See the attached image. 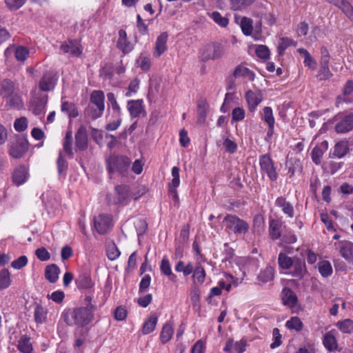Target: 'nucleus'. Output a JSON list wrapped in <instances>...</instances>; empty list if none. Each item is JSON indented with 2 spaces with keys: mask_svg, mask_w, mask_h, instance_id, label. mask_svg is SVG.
<instances>
[{
  "mask_svg": "<svg viewBox=\"0 0 353 353\" xmlns=\"http://www.w3.org/2000/svg\"><path fill=\"white\" fill-rule=\"evenodd\" d=\"M282 222L279 219H271L270 221L269 232L271 238L277 240L281 236Z\"/></svg>",
  "mask_w": 353,
  "mask_h": 353,
  "instance_id": "24",
  "label": "nucleus"
},
{
  "mask_svg": "<svg viewBox=\"0 0 353 353\" xmlns=\"http://www.w3.org/2000/svg\"><path fill=\"white\" fill-rule=\"evenodd\" d=\"M347 152H349L348 142L341 141L335 145L333 154H346Z\"/></svg>",
  "mask_w": 353,
  "mask_h": 353,
  "instance_id": "55",
  "label": "nucleus"
},
{
  "mask_svg": "<svg viewBox=\"0 0 353 353\" xmlns=\"http://www.w3.org/2000/svg\"><path fill=\"white\" fill-rule=\"evenodd\" d=\"M63 149L68 154H72V133L68 131L65 134L63 141Z\"/></svg>",
  "mask_w": 353,
  "mask_h": 353,
  "instance_id": "54",
  "label": "nucleus"
},
{
  "mask_svg": "<svg viewBox=\"0 0 353 353\" xmlns=\"http://www.w3.org/2000/svg\"><path fill=\"white\" fill-rule=\"evenodd\" d=\"M88 139L86 128L81 125L75 134V152H84L88 148Z\"/></svg>",
  "mask_w": 353,
  "mask_h": 353,
  "instance_id": "7",
  "label": "nucleus"
},
{
  "mask_svg": "<svg viewBox=\"0 0 353 353\" xmlns=\"http://www.w3.org/2000/svg\"><path fill=\"white\" fill-rule=\"evenodd\" d=\"M245 98L250 111H254L262 101L261 94L260 93H256L252 90H249L246 92Z\"/></svg>",
  "mask_w": 353,
  "mask_h": 353,
  "instance_id": "23",
  "label": "nucleus"
},
{
  "mask_svg": "<svg viewBox=\"0 0 353 353\" xmlns=\"http://www.w3.org/2000/svg\"><path fill=\"white\" fill-rule=\"evenodd\" d=\"M28 141L22 137H16L10 143L9 154H23L28 150Z\"/></svg>",
  "mask_w": 353,
  "mask_h": 353,
  "instance_id": "9",
  "label": "nucleus"
},
{
  "mask_svg": "<svg viewBox=\"0 0 353 353\" xmlns=\"http://www.w3.org/2000/svg\"><path fill=\"white\" fill-rule=\"evenodd\" d=\"M206 272L204 268L201 265H196L192 272V281L194 285H202L205 279Z\"/></svg>",
  "mask_w": 353,
  "mask_h": 353,
  "instance_id": "29",
  "label": "nucleus"
},
{
  "mask_svg": "<svg viewBox=\"0 0 353 353\" xmlns=\"http://www.w3.org/2000/svg\"><path fill=\"white\" fill-rule=\"evenodd\" d=\"M231 8L233 10H239L250 6L254 0H230Z\"/></svg>",
  "mask_w": 353,
  "mask_h": 353,
  "instance_id": "51",
  "label": "nucleus"
},
{
  "mask_svg": "<svg viewBox=\"0 0 353 353\" xmlns=\"http://www.w3.org/2000/svg\"><path fill=\"white\" fill-rule=\"evenodd\" d=\"M208 104L205 101H200L197 105V123L200 125L205 123L207 116Z\"/></svg>",
  "mask_w": 353,
  "mask_h": 353,
  "instance_id": "38",
  "label": "nucleus"
},
{
  "mask_svg": "<svg viewBox=\"0 0 353 353\" xmlns=\"http://www.w3.org/2000/svg\"><path fill=\"white\" fill-rule=\"evenodd\" d=\"M318 268L321 275L327 277L332 274V267L328 261H321L318 263Z\"/></svg>",
  "mask_w": 353,
  "mask_h": 353,
  "instance_id": "44",
  "label": "nucleus"
},
{
  "mask_svg": "<svg viewBox=\"0 0 353 353\" xmlns=\"http://www.w3.org/2000/svg\"><path fill=\"white\" fill-rule=\"evenodd\" d=\"M353 129V112L344 116L335 125L338 133H345Z\"/></svg>",
  "mask_w": 353,
  "mask_h": 353,
  "instance_id": "14",
  "label": "nucleus"
},
{
  "mask_svg": "<svg viewBox=\"0 0 353 353\" xmlns=\"http://www.w3.org/2000/svg\"><path fill=\"white\" fill-rule=\"evenodd\" d=\"M160 270L162 274L169 278L170 281L174 283L177 281V276L172 272L170 263L166 256L161 260Z\"/></svg>",
  "mask_w": 353,
  "mask_h": 353,
  "instance_id": "21",
  "label": "nucleus"
},
{
  "mask_svg": "<svg viewBox=\"0 0 353 353\" xmlns=\"http://www.w3.org/2000/svg\"><path fill=\"white\" fill-rule=\"evenodd\" d=\"M26 1V0H5V3L10 10H17L25 4Z\"/></svg>",
  "mask_w": 353,
  "mask_h": 353,
  "instance_id": "58",
  "label": "nucleus"
},
{
  "mask_svg": "<svg viewBox=\"0 0 353 353\" xmlns=\"http://www.w3.org/2000/svg\"><path fill=\"white\" fill-rule=\"evenodd\" d=\"M172 176L173 177L171 183L169 184L170 191L171 193L174 194V198L177 199L178 195L176 192V188L180 184V179H179V168L176 166H174L172 169Z\"/></svg>",
  "mask_w": 353,
  "mask_h": 353,
  "instance_id": "30",
  "label": "nucleus"
},
{
  "mask_svg": "<svg viewBox=\"0 0 353 353\" xmlns=\"http://www.w3.org/2000/svg\"><path fill=\"white\" fill-rule=\"evenodd\" d=\"M105 163L109 174L119 173L122 176H128L131 160L127 156H108Z\"/></svg>",
  "mask_w": 353,
  "mask_h": 353,
  "instance_id": "3",
  "label": "nucleus"
},
{
  "mask_svg": "<svg viewBox=\"0 0 353 353\" xmlns=\"http://www.w3.org/2000/svg\"><path fill=\"white\" fill-rule=\"evenodd\" d=\"M297 52L304 56V65L312 70H315L317 68V62L311 56L309 52L304 48H299Z\"/></svg>",
  "mask_w": 353,
  "mask_h": 353,
  "instance_id": "34",
  "label": "nucleus"
},
{
  "mask_svg": "<svg viewBox=\"0 0 353 353\" xmlns=\"http://www.w3.org/2000/svg\"><path fill=\"white\" fill-rule=\"evenodd\" d=\"M17 349L21 353H33V347L31 339L26 334L22 335L17 341Z\"/></svg>",
  "mask_w": 353,
  "mask_h": 353,
  "instance_id": "20",
  "label": "nucleus"
},
{
  "mask_svg": "<svg viewBox=\"0 0 353 353\" xmlns=\"http://www.w3.org/2000/svg\"><path fill=\"white\" fill-rule=\"evenodd\" d=\"M292 45H296V43L292 39L288 37L280 38L277 46V52L279 56H283L284 54L285 50Z\"/></svg>",
  "mask_w": 353,
  "mask_h": 353,
  "instance_id": "41",
  "label": "nucleus"
},
{
  "mask_svg": "<svg viewBox=\"0 0 353 353\" xmlns=\"http://www.w3.org/2000/svg\"><path fill=\"white\" fill-rule=\"evenodd\" d=\"M260 165L261 169L266 172L272 181H275L276 179L277 174L270 156H261L260 159Z\"/></svg>",
  "mask_w": 353,
  "mask_h": 353,
  "instance_id": "11",
  "label": "nucleus"
},
{
  "mask_svg": "<svg viewBox=\"0 0 353 353\" xmlns=\"http://www.w3.org/2000/svg\"><path fill=\"white\" fill-rule=\"evenodd\" d=\"M274 278V269L270 267H266L263 270H261L258 275L259 281L263 283L272 281Z\"/></svg>",
  "mask_w": 353,
  "mask_h": 353,
  "instance_id": "42",
  "label": "nucleus"
},
{
  "mask_svg": "<svg viewBox=\"0 0 353 353\" xmlns=\"http://www.w3.org/2000/svg\"><path fill=\"white\" fill-rule=\"evenodd\" d=\"M223 223L227 232H233L236 235L245 234L249 230V224L236 215L228 214L223 219Z\"/></svg>",
  "mask_w": 353,
  "mask_h": 353,
  "instance_id": "4",
  "label": "nucleus"
},
{
  "mask_svg": "<svg viewBox=\"0 0 353 353\" xmlns=\"http://www.w3.org/2000/svg\"><path fill=\"white\" fill-rule=\"evenodd\" d=\"M285 326L290 330L300 331L302 330L303 323L297 316H293L285 323Z\"/></svg>",
  "mask_w": 353,
  "mask_h": 353,
  "instance_id": "49",
  "label": "nucleus"
},
{
  "mask_svg": "<svg viewBox=\"0 0 353 353\" xmlns=\"http://www.w3.org/2000/svg\"><path fill=\"white\" fill-rule=\"evenodd\" d=\"M12 52H14L16 59L20 62H24L30 54L29 50L23 46H18L17 47L10 46L8 48L5 50V55L8 57V54Z\"/></svg>",
  "mask_w": 353,
  "mask_h": 353,
  "instance_id": "13",
  "label": "nucleus"
},
{
  "mask_svg": "<svg viewBox=\"0 0 353 353\" xmlns=\"http://www.w3.org/2000/svg\"><path fill=\"white\" fill-rule=\"evenodd\" d=\"M34 319L37 324H43L47 322L48 310L42 305L37 304L34 308Z\"/></svg>",
  "mask_w": 353,
  "mask_h": 353,
  "instance_id": "26",
  "label": "nucleus"
},
{
  "mask_svg": "<svg viewBox=\"0 0 353 353\" xmlns=\"http://www.w3.org/2000/svg\"><path fill=\"white\" fill-rule=\"evenodd\" d=\"M158 318L155 314H151L143 323L142 332L148 334L153 332L157 326Z\"/></svg>",
  "mask_w": 353,
  "mask_h": 353,
  "instance_id": "35",
  "label": "nucleus"
},
{
  "mask_svg": "<svg viewBox=\"0 0 353 353\" xmlns=\"http://www.w3.org/2000/svg\"><path fill=\"white\" fill-rule=\"evenodd\" d=\"M242 32L245 35H250L252 32V21L247 17H243L241 21Z\"/></svg>",
  "mask_w": 353,
  "mask_h": 353,
  "instance_id": "53",
  "label": "nucleus"
},
{
  "mask_svg": "<svg viewBox=\"0 0 353 353\" xmlns=\"http://www.w3.org/2000/svg\"><path fill=\"white\" fill-rule=\"evenodd\" d=\"M321 67L318 72L317 77L319 80H327L332 77V73L329 68V64H320Z\"/></svg>",
  "mask_w": 353,
  "mask_h": 353,
  "instance_id": "50",
  "label": "nucleus"
},
{
  "mask_svg": "<svg viewBox=\"0 0 353 353\" xmlns=\"http://www.w3.org/2000/svg\"><path fill=\"white\" fill-rule=\"evenodd\" d=\"M292 267V276L299 278V279H302L307 272L305 261L300 258L294 259V262Z\"/></svg>",
  "mask_w": 353,
  "mask_h": 353,
  "instance_id": "18",
  "label": "nucleus"
},
{
  "mask_svg": "<svg viewBox=\"0 0 353 353\" xmlns=\"http://www.w3.org/2000/svg\"><path fill=\"white\" fill-rule=\"evenodd\" d=\"M262 119L267 123L269 130H272L274 125V118L272 114V110L270 107H265L263 108Z\"/></svg>",
  "mask_w": 353,
  "mask_h": 353,
  "instance_id": "43",
  "label": "nucleus"
},
{
  "mask_svg": "<svg viewBox=\"0 0 353 353\" xmlns=\"http://www.w3.org/2000/svg\"><path fill=\"white\" fill-rule=\"evenodd\" d=\"M108 104L110 105L114 111V115L121 116V108L117 101L116 97L112 92L107 94Z\"/></svg>",
  "mask_w": 353,
  "mask_h": 353,
  "instance_id": "46",
  "label": "nucleus"
},
{
  "mask_svg": "<svg viewBox=\"0 0 353 353\" xmlns=\"http://www.w3.org/2000/svg\"><path fill=\"white\" fill-rule=\"evenodd\" d=\"M224 54L223 47L219 43H209L205 45L199 51V58L201 61L207 62L222 57Z\"/></svg>",
  "mask_w": 353,
  "mask_h": 353,
  "instance_id": "5",
  "label": "nucleus"
},
{
  "mask_svg": "<svg viewBox=\"0 0 353 353\" xmlns=\"http://www.w3.org/2000/svg\"><path fill=\"white\" fill-rule=\"evenodd\" d=\"M351 20L353 21V7L347 0H343V3L338 7Z\"/></svg>",
  "mask_w": 353,
  "mask_h": 353,
  "instance_id": "52",
  "label": "nucleus"
},
{
  "mask_svg": "<svg viewBox=\"0 0 353 353\" xmlns=\"http://www.w3.org/2000/svg\"><path fill=\"white\" fill-rule=\"evenodd\" d=\"M104 100V93L101 90H94L90 95L91 105L95 106L101 109V110H104L105 109Z\"/></svg>",
  "mask_w": 353,
  "mask_h": 353,
  "instance_id": "22",
  "label": "nucleus"
},
{
  "mask_svg": "<svg viewBox=\"0 0 353 353\" xmlns=\"http://www.w3.org/2000/svg\"><path fill=\"white\" fill-rule=\"evenodd\" d=\"M283 303L290 307H294L297 301L295 294L290 288L283 290Z\"/></svg>",
  "mask_w": 353,
  "mask_h": 353,
  "instance_id": "33",
  "label": "nucleus"
},
{
  "mask_svg": "<svg viewBox=\"0 0 353 353\" xmlns=\"http://www.w3.org/2000/svg\"><path fill=\"white\" fill-rule=\"evenodd\" d=\"M94 316V312L81 306L68 310L63 314L64 321L68 325L79 327H84L90 323Z\"/></svg>",
  "mask_w": 353,
  "mask_h": 353,
  "instance_id": "1",
  "label": "nucleus"
},
{
  "mask_svg": "<svg viewBox=\"0 0 353 353\" xmlns=\"http://www.w3.org/2000/svg\"><path fill=\"white\" fill-rule=\"evenodd\" d=\"M294 259L288 256L285 253L280 252L278 256L279 266L283 270H288L292 268Z\"/></svg>",
  "mask_w": 353,
  "mask_h": 353,
  "instance_id": "40",
  "label": "nucleus"
},
{
  "mask_svg": "<svg viewBox=\"0 0 353 353\" xmlns=\"http://www.w3.org/2000/svg\"><path fill=\"white\" fill-rule=\"evenodd\" d=\"M103 111L104 110H101V109H99L95 106L89 105L86 110V113L92 119H96L103 114Z\"/></svg>",
  "mask_w": 353,
  "mask_h": 353,
  "instance_id": "61",
  "label": "nucleus"
},
{
  "mask_svg": "<svg viewBox=\"0 0 353 353\" xmlns=\"http://www.w3.org/2000/svg\"><path fill=\"white\" fill-rule=\"evenodd\" d=\"M10 275L7 269L0 272V290L6 289L10 285Z\"/></svg>",
  "mask_w": 353,
  "mask_h": 353,
  "instance_id": "48",
  "label": "nucleus"
},
{
  "mask_svg": "<svg viewBox=\"0 0 353 353\" xmlns=\"http://www.w3.org/2000/svg\"><path fill=\"white\" fill-rule=\"evenodd\" d=\"M28 127V121L26 117H21L15 120L14 128L17 132H23Z\"/></svg>",
  "mask_w": 353,
  "mask_h": 353,
  "instance_id": "60",
  "label": "nucleus"
},
{
  "mask_svg": "<svg viewBox=\"0 0 353 353\" xmlns=\"http://www.w3.org/2000/svg\"><path fill=\"white\" fill-rule=\"evenodd\" d=\"M0 96L6 101V106L9 108L20 109L23 107L21 97L15 90L13 81L5 79L0 82Z\"/></svg>",
  "mask_w": 353,
  "mask_h": 353,
  "instance_id": "2",
  "label": "nucleus"
},
{
  "mask_svg": "<svg viewBox=\"0 0 353 353\" xmlns=\"http://www.w3.org/2000/svg\"><path fill=\"white\" fill-rule=\"evenodd\" d=\"M255 52L256 56L261 59H266L270 57V50L264 45L258 46L256 48Z\"/></svg>",
  "mask_w": 353,
  "mask_h": 353,
  "instance_id": "57",
  "label": "nucleus"
},
{
  "mask_svg": "<svg viewBox=\"0 0 353 353\" xmlns=\"http://www.w3.org/2000/svg\"><path fill=\"white\" fill-rule=\"evenodd\" d=\"M60 49L64 53H70L72 57H79L82 53V47L77 40H68L60 46Z\"/></svg>",
  "mask_w": 353,
  "mask_h": 353,
  "instance_id": "10",
  "label": "nucleus"
},
{
  "mask_svg": "<svg viewBox=\"0 0 353 353\" xmlns=\"http://www.w3.org/2000/svg\"><path fill=\"white\" fill-rule=\"evenodd\" d=\"M168 34L166 32H162L157 39L154 55L159 57L167 50Z\"/></svg>",
  "mask_w": 353,
  "mask_h": 353,
  "instance_id": "19",
  "label": "nucleus"
},
{
  "mask_svg": "<svg viewBox=\"0 0 353 353\" xmlns=\"http://www.w3.org/2000/svg\"><path fill=\"white\" fill-rule=\"evenodd\" d=\"M94 228L100 234H106L112 226V216L110 214H101L94 219Z\"/></svg>",
  "mask_w": 353,
  "mask_h": 353,
  "instance_id": "6",
  "label": "nucleus"
},
{
  "mask_svg": "<svg viewBox=\"0 0 353 353\" xmlns=\"http://www.w3.org/2000/svg\"><path fill=\"white\" fill-rule=\"evenodd\" d=\"M232 74L234 78L244 77H248L251 81H253L254 79V72L250 70L248 68L241 65L236 66Z\"/></svg>",
  "mask_w": 353,
  "mask_h": 353,
  "instance_id": "37",
  "label": "nucleus"
},
{
  "mask_svg": "<svg viewBox=\"0 0 353 353\" xmlns=\"http://www.w3.org/2000/svg\"><path fill=\"white\" fill-rule=\"evenodd\" d=\"M94 291L90 290L87 292L83 298V303L84 304V307L89 308L92 312H95L97 310V301L94 297Z\"/></svg>",
  "mask_w": 353,
  "mask_h": 353,
  "instance_id": "32",
  "label": "nucleus"
},
{
  "mask_svg": "<svg viewBox=\"0 0 353 353\" xmlns=\"http://www.w3.org/2000/svg\"><path fill=\"white\" fill-rule=\"evenodd\" d=\"M276 206L281 208L283 213L288 215V216L292 218L294 216V210L292 205L286 201V199L280 196L278 197L275 201Z\"/></svg>",
  "mask_w": 353,
  "mask_h": 353,
  "instance_id": "27",
  "label": "nucleus"
},
{
  "mask_svg": "<svg viewBox=\"0 0 353 353\" xmlns=\"http://www.w3.org/2000/svg\"><path fill=\"white\" fill-rule=\"evenodd\" d=\"M58 172L60 175L65 174L68 170V162L65 156H59L57 159Z\"/></svg>",
  "mask_w": 353,
  "mask_h": 353,
  "instance_id": "56",
  "label": "nucleus"
},
{
  "mask_svg": "<svg viewBox=\"0 0 353 353\" xmlns=\"http://www.w3.org/2000/svg\"><path fill=\"white\" fill-rule=\"evenodd\" d=\"M336 326L343 333L350 334L353 332V321L352 319H346L339 321Z\"/></svg>",
  "mask_w": 353,
  "mask_h": 353,
  "instance_id": "45",
  "label": "nucleus"
},
{
  "mask_svg": "<svg viewBox=\"0 0 353 353\" xmlns=\"http://www.w3.org/2000/svg\"><path fill=\"white\" fill-rule=\"evenodd\" d=\"M35 254L41 261H46L50 259V254L45 248H39L36 250Z\"/></svg>",
  "mask_w": 353,
  "mask_h": 353,
  "instance_id": "62",
  "label": "nucleus"
},
{
  "mask_svg": "<svg viewBox=\"0 0 353 353\" xmlns=\"http://www.w3.org/2000/svg\"><path fill=\"white\" fill-rule=\"evenodd\" d=\"M174 333V328L170 322H167L163 327L160 334V339L163 343L168 342Z\"/></svg>",
  "mask_w": 353,
  "mask_h": 353,
  "instance_id": "39",
  "label": "nucleus"
},
{
  "mask_svg": "<svg viewBox=\"0 0 353 353\" xmlns=\"http://www.w3.org/2000/svg\"><path fill=\"white\" fill-rule=\"evenodd\" d=\"M142 100H132L128 103V109L132 117H139L143 110Z\"/></svg>",
  "mask_w": 353,
  "mask_h": 353,
  "instance_id": "28",
  "label": "nucleus"
},
{
  "mask_svg": "<svg viewBox=\"0 0 353 353\" xmlns=\"http://www.w3.org/2000/svg\"><path fill=\"white\" fill-rule=\"evenodd\" d=\"M341 256L348 262H353V243L348 241H340L334 243Z\"/></svg>",
  "mask_w": 353,
  "mask_h": 353,
  "instance_id": "8",
  "label": "nucleus"
},
{
  "mask_svg": "<svg viewBox=\"0 0 353 353\" xmlns=\"http://www.w3.org/2000/svg\"><path fill=\"white\" fill-rule=\"evenodd\" d=\"M48 96L46 94L35 97L32 99L30 101V106L33 113L35 115L41 114L46 108Z\"/></svg>",
  "mask_w": 353,
  "mask_h": 353,
  "instance_id": "12",
  "label": "nucleus"
},
{
  "mask_svg": "<svg viewBox=\"0 0 353 353\" xmlns=\"http://www.w3.org/2000/svg\"><path fill=\"white\" fill-rule=\"evenodd\" d=\"M75 283L79 289H91L94 285L91 276L88 274H80L75 279Z\"/></svg>",
  "mask_w": 353,
  "mask_h": 353,
  "instance_id": "25",
  "label": "nucleus"
},
{
  "mask_svg": "<svg viewBox=\"0 0 353 353\" xmlns=\"http://www.w3.org/2000/svg\"><path fill=\"white\" fill-rule=\"evenodd\" d=\"M328 149V143L323 141L319 145H316L311 154H323Z\"/></svg>",
  "mask_w": 353,
  "mask_h": 353,
  "instance_id": "64",
  "label": "nucleus"
},
{
  "mask_svg": "<svg viewBox=\"0 0 353 353\" xmlns=\"http://www.w3.org/2000/svg\"><path fill=\"white\" fill-rule=\"evenodd\" d=\"M28 263V258L26 256H21L16 260L13 261L11 266L16 270H19L26 266Z\"/></svg>",
  "mask_w": 353,
  "mask_h": 353,
  "instance_id": "63",
  "label": "nucleus"
},
{
  "mask_svg": "<svg viewBox=\"0 0 353 353\" xmlns=\"http://www.w3.org/2000/svg\"><path fill=\"white\" fill-rule=\"evenodd\" d=\"M209 15L213 21L221 27L225 28L228 26L229 22L228 19L225 17H223L219 12L214 11L209 14Z\"/></svg>",
  "mask_w": 353,
  "mask_h": 353,
  "instance_id": "47",
  "label": "nucleus"
},
{
  "mask_svg": "<svg viewBox=\"0 0 353 353\" xmlns=\"http://www.w3.org/2000/svg\"><path fill=\"white\" fill-rule=\"evenodd\" d=\"M323 343L325 347L329 351H333L336 349L337 342L333 331H330L325 334Z\"/></svg>",
  "mask_w": 353,
  "mask_h": 353,
  "instance_id": "36",
  "label": "nucleus"
},
{
  "mask_svg": "<svg viewBox=\"0 0 353 353\" xmlns=\"http://www.w3.org/2000/svg\"><path fill=\"white\" fill-rule=\"evenodd\" d=\"M57 79L52 72H46L39 82V88L45 92L50 91L54 88Z\"/></svg>",
  "mask_w": 353,
  "mask_h": 353,
  "instance_id": "17",
  "label": "nucleus"
},
{
  "mask_svg": "<svg viewBox=\"0 0 353 353\" xmlns=\"http://www.w3.org/2000/svg\"><path fill=\"white\" fill-rule=\"evenodd\" d=\"M117 203L127 204L130 199V188L127 185H119L115 187Z\"/></svg>",
  "mask_w": 353,
  "mask_h": 353,
  "instance_id": "16",
  "label": "nucleus"
},
{
  "mask_svg": "<svg viewBox=\"0 0 353 353\" xmlns=\"http://www.w3.org/2000/svg\"><path fill=\"white\" fill-rule=\"evenodd\" d=\"M29 177L28 169L24 165H20L15 168L12 174L13 183L19 186L26 183Z\"/></svg>",
  "mask_w": 353,
  "mask_h": 353,
  "instance_id": "15",
  "label": "nucleus"
},
{
  "mask_svg": "<svg viewBox=\"0 0 353 353\" xmlns=\"http://www.w3.org/2000/svg\"><path fill=\"white\" fill-rule=\"evenodd\" d=\"M59 273H60L59 268L55 264H52V265H48L46 268L45 276H46V279L48 281H49L50 283H55L59 278Z\"/></svg>",
  "mask_w": 353,
  "mask_h": 353,
  "instance_id": "31",
  "label": "nucleus"
},
{
  "mask_svg": "<svg viewBox=\"0 0 353 353\" xmlns=\"http://www.w3.org/2000/svg\"><path fill=\"white\" fill-rule=\"evenodd\" d=\"M120 255V252L117 247L114 245H110L107 248V256L111 260H116Z\"/></svg>",
  "mask_w": 353,
  "mask_h": 353,
  "instance_id": "59",
  "label": "nucleus"
}]
</instances>
